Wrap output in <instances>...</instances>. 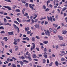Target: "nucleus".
Instances as JSON below:
<instances>
[{
  "instance_id": "obj_1",
  "label": "nucleus",
  "mask_w": 67,
  "mask_h": 67,
  "mask_svg": "<svg viewBox=\"0 0 67 67\" xmlns=\"http://www.w3.org/2000/svg\"><path fill=\"white\" fill-rule=\"evenodd\" d=\"M44 32L46 33V35H48V36H50V32L49 30L46 31V30H44Z\"/></svg>"
},
{
  "instance_id": "obj_2",
  "label": "nucleus",
  "mask_w": 67,
  "mask_h": 67,
  "mask_svg": "<svg viewBox=\"0 0 67 67\" xmlns=\"http://www.w3.org/2000/svg\"><path fill=\"white\" fill-rule=\"evenodd\" d=\"M47 19L49 21H51V22H53V18L51 16H50L49 17L48 16H47Z\"/></svg>"
},
{
  "instance_id": "obj_3",
  "label": "nucleus",
  "mask_w": 67,
  "mask_h": 67,
  "mask_svg": "<svg viewBox=\"0 0 67 67\" xmlns=\"http://www.w3.org/2000/svg\"><path fill=\"white\" fill-rule=\"evenodd\" d=\"M3 7H4V8H6V9H7L8 10H12V9H11V8L10 7H9L8 6H3Z\"/></svg>"
},
{
  "instance_id": "obj_4",
  "label": "nucleus",
  "mask_w": 67,
  "mask_h": 67,
  "mask_svg": "<svg viewBox=\"0 0 67 67\" xmlns=\"http://www.w3.org/2000/svg\"><path fill=\"white\" fill-rule=\"evenodd\" d=\"M43 54H44L43 55V56L45 58H47V55H47V53L45 52Z\"/></svg>"
},
{
  "instance_id": "obj_5",
  "label": "nucleus",
  "mask_w": 67,
  "mask_h": 67,
  "mask_svg": "<svg viewBox=\"0 0 67 67\" xmlns=\"http://www.w3.org/2000/svg\"><path fill=\"white\" fill-rule=\"evenodd\" d=\"M34 26L36 28H37L38 29H39L40 27V26L38 24H36L34 25Z\"/></svg>"
},
{
  "instance_id": "obj_6",
  "label": "nucleus",
  "mask_w": 67,
  "mask_h": 67,
  "mask_svg": "<svg viewBox=\"0 0 67 67\" xmlns=\"http://www.w3.org/2000/svg\"><path fill=\"white\" fill-rule=\"evenodd\" d=\"M29 7H30V8H31L32 9V10H35V9H34V8H33V7H32V4H29Z\"/></svg>"
},
{
  "instance_id": "obj_7",
  "label": "nucleus",
  "mask_w": 67,
  "mask_h": 67,
  "mask_svg": "<svg viewBox=\"0 0 67 67\" xmlns=\"http://www.w3.org/2000/svg\"><path fill=\"white\" fill-rule=\"evenodd\" d=\"M26 54L28 56H31V54L29 53V52H27L26 53Z\"/></svg>"
},
{
  "instance_id": "obj_8",
  "label": "nucleus",
  "mask_w": 67,
  "mask_h": 67,
  "mask_svg": "<svg viewBox=\"0 0 67 67\" xmlns=\"http://www.w3.org/2000/svg\"><path fill=\"white\" fill-rule=\"evenodd\" d=\"M25 31L27 32V31H29V30H30V29H29V27H28L27 28H26V27H25Z\"/></svg>"
},
{
  "instance_id": "obj_9",
  "label": "nucleus",
  "mask_w": 67,
  "mask_h": 67,
  "mask_svg": "<svg viewBox=\"0 0 67 67\" xmlns=\"http://www.w3.org/2000/svg\"><path fill=\"white\" fill-rule=\"evenodd\" d=\"M8 33L9 35H13V33L12 32H8Z\"/></svg>"
},
{
  "instance_id": "obj_10",
  "label": "nucleus",
  "mask_w": 67,
  "mask_h": 67,
  "mask_svg": "<svg viewBox=\"0 0 67 67\" xmlns=\"http://www.w3.org/2000/svg\"><path fill=\"white\" fill-rule=\"evenodd\" d=\"M59 45L61 46H66V43H64L63 44H59Z\"/></svg>"
},
{
  "instance_id": "obj_11",
  "label": "nucleus",
  "mask_w": 67,
  "mask_h": 67,
  "mask_svg": "<svg viewBox=\"0 0 67 67\" xmlns=\"http://www.w3.org/2000/svg\"><path fill=\"white\" fill-rule=\"evenodd\" d=\"M19 62L20 64L21 65V66H23V64H24V63L22 61H19Z\"/></svg>"
},
{
  "instance_id": "obj_12",
  "label": "nucleus",
  "mask_w": 67,
  "mask_h": 67,
  "mask_svg": "<svg viewBox=\"0 0 67 67\" xmlns=\"http://www.w3.org/2000/svg\"><path fill=\"white\" fill-rule=\"evenodd\" d=\"M58 37L60 40H63V37L60 36H58Z\"/></svg>"
},
{
  "instance_id": "obj_13",
  "label": "nucleus",
  "mask_w": 67,
  "mask_h": 67,
  "mask_svg": "<svg viewBox=\"0 0 67 67\" xmlns=\"http://www.w3.org/2000/svg\"><path fill=\"white\" fill-rule=\"evenodd\" d=\"M34 16H35L33 18V19L34 20H35V19H36V18H37V15L36 14H34Z\"/></svg>"
},
{
  "instance_id": "obj_14",
  "label": "nucleus",
  "mask_w": 67,
  "mask_h": 67,
  "mask_svg": "<svg viewBox=\"0 0 67 67\" xmlns=\"http://www.w3.org/2000/svg\"><path fill=\"white\" fill-rule=\"evenodd\" d=\"M11 66L12 67H16V65L14 64H12Z\"/></svg>"
},
{
  "instance_id": "obj_15",
  "label": "nucleus",
  "mask_w": 67,
  "mask_h": 67,
  "mask_svg": "<svg viewBox=\"0 0 67 67\" xmlns=\"http://www.w3.org/2000/svg\"><path fill=\"white\" fill-rule=\"evenodd\" d=\"M15 11L16 12H20V10L19 9H16Z\"/></svg>"
},
{
  "instance_id": "obj_16",
  "label": "nucleus",
  "mask_w": 67,
  "mask_h": 67,
  "mask_svg": "<svg viewBox=\"0 0 67 67\" xmlns=\"http://www.w3.org/2000/svg\"><path fill=\"white\" fill-rule=\"evenodd\" d=\"M13 26L14 28V29H16H16H17V27H17V26L15 25V24H14L13 25Z\"/></svg>"
},
{
  "instance_id": "obj_17",
  "label": "nucleus",
  "mask_w": 67,
  "mask_h": 67,
  "mask_svg": "<svg viewBox=\"0 0 67 67\" xmlns=\"http://www.w3.org/2000/svg\"><path fill=\"white\" fill-rule=\"evenodd\" d=\"M32 56L34 58H36V55L35 54H33Z\"/></svg>"
},
{
  "instance_id": "obj_18",
  "label": "nucleus",
  "mask_w": 67,
  "mask_h": 67,
  "mask_svg": "<svg viewBox=\"0 0 67 67\" xmlns=\"http://www.w3.org/2000/svg\"><path fill=\"white\" fill-rule=\"evenodd\" d=\"M55 64L57 66H58V62L57 61H56V62H55Z\"/></svg>"
},
{
  "instance_id": "obj_19",
  "label": "nucleus",
  "mask_w": 67,
  "mask_h": 67,
  "mask_svg": "<svg viewBox=\"0 0 67 67\" xmlns=\"http://www.w3.org/2000/svg\"><path fill=\"white\" fill-rule=\"evenodd\" d=\"M8 37H5L3 38V40H5V42H7L8 41V39H7Z\"/></svg>"
},
{
  "instance_id": "obj_20",
  "label": "nucleus",
  "mask_w": 67,
  "mask_h": 67,
  "mask_svg": "<svg viewBox=\"0 0 67 67\" xmlns=\"http://www.w3.org/2000/svg\"><path fill=\"white\" fill-rule=\"evenodd\" d=\"M23 61L24 63H29V61H26V60H23Z\"/></svg>"
},
{
  "instance_id": "obj_21",
  "label": "nucleus",
  "mask_w": 67,
  "mask_h": 67,
  "mask_svg": "<svg viewBox=\"0 0 67 67\" xmlns=\"http://www.w3.org/2000/svg\"><path fill=\"white\" fill-rule=\"evenodd\" d=\"M28 59L29 60V61H31L32 60V58H31V56H28Z\"/></svg>"
},
{
  "instance_id": "obj_22",
  "label": "nucleus",
  "mask_w": 67,
  "mask_h": 67,
  "mask_svg": "<svg viewBox=\"0 0 67 67\" xmlns=\"http://www.w3.org/2000/svg\"><path fill=\"white\" fill-rule=\"evenodd\" d=\"M14 22L16 24H20L18 23L17 21H14Z\"/></svg>"
},
{
  "instance_id": "obj_23",
  "label": "nucleus",
  "mask_w": 67,
  "mask_h": 67,
  "mask_svg": "<svg viewBox=\"0 0 67 67\" xmlns=\"http://www.w3.org/2000/svg\"><path fill=\"white\" fill-rule=\"evenodd\" d=\"M65 58H62L61 59V60L62 62H63V61H65Z\"/></svg>"
},
{
  "instance_id": "obj_24",
  "label": "nucleus",
  "mask_w": 67,
  "mask_h": 67,
  "mask_svg": "<svg viewBox=\"0 0 67 67\" xmlns=\"http://www.w3.org/2000/svg\"><path fill=\"white\" fill-rule=\"evenodd\" d=\"M42 62L43 63V64H44L45 63V62H46V60L44 59H42Z\"/></svg>"
},
{
  "instance_id": "obj_25",
  "label": "nucleus",
  "mask_w": 67,
  "mask_h": 67,
  "mask_svg": "<svg viewBox=\"0 0 67 67\" xmlns=\"http://www.w3.org/2000/svg\"><path fill=\"white\" fill-rule=\"evenodd\" d=\"M35 37H33L31 39V40L33 41V42H34V41H35Z\"/></svg>"
},
{
  "instance_id": "obj_26",
  "label": "nucleus",
  "mask_w": 67,
  "mask_h": 67,
  "mask_svg": "<svg viewBox=\"0 0 67 67\" xmlns=\"http://www.w3.org/2000/svg\"><path fill=\"white\" fill-rule=\"evenodd\" d=\"M24 16H27V15H28V13H25V14L23 15Z\"/></svg>"
},
{
  "instance_id": "obj_27",
  "label": "nucleus",
  "mask_w": 67,
  "mask_h": 67,
  "mask_svg": "<svg viewBox=\"0 0 67 67\" xmlns=\"http://www.w3.org/2000/svg\"><path fill=\"white\" fill-rule=\"evenodd\" d=\"M43 43H44V44H47V43H48V41H46L43 42Z\"/></svg>"
},
{
  "instance_id": "obj_28",
  "label": "nucleus",
  "mask_w": 67,
  "mask_h": 67,
  "mask_svg": "<svg viewBox=\"0 0 67 67\" xmlns=\"http://www.w3.org/2000/svg\"><path fill=\"white\" fill-rule=\"evenodd\" d=\"M4 1H6V2H11V1L10 0H4Z\"/></svg>"
},
{
  "instance_id": "obj_29",
  "label": "nucleus",
  "mask_w": 67,
  "mask_h": 67,
  "mask_svg": "<svg viewBox=\"0 0 67 67\" xmlns=\"http://www.w3.org/2000/svg\"><path fill=\"white\" fill-rule=\"evenodd\" d=\"M36 38L38 39V40H40V37L38 36H37L36 37Z\"/></svg>"
},
{
  "instance_id": "obj_30",
  "label": "nucleus",
  "mask_w": 67,
  "mask_h": 67,
  "mask_svg": "<svg viewBox=\"0 0 67 67\" xmlns=\"http://www.w3.org/2000/svg\"><path fill=\"white\" fill-rule=\"evenodd\" d=\"M21 1L23 3L25 4V3H26V2L24 1V0H21Z\"/></svg>"
},
{
  "instance_id": "obj_31",
  "label": "nucleus",
  "mask_w": 67,
  "mask_h": 67,
  "mask_svg": "<svg viewBox=\"0 0 67 67\" xmlns=\"http://www.w3.org/2000/svg\"><path fill=\"white\" fill-rule=\"evenodd\" d=\"M4 23H7V19L5 18H4Z\"/></svg>"
},
{
  "instance_id": "obj_32",
  "label": "nucleus",
  "mask_w": 67,
  "mask_h": 67,
  "mask_svg": "<svg viewBox=\"0 0 67 67\" xmlns=\"http://www.w3.org/2000/svg\"><path fill=\"white\" fill-rule=\"evenodd\" d=\"M66 9H67V8L66 7L62 9V11H64L66 10Z\"/></svg>"
},
{
  "instance_id": "obj_33",
  "label": "nucleus",
  "mask_w": 67,
  "mask_h": 67,
  "mask_svg": "<svg viewBox=\"0 0 67 67\" xmlns=\"http://www.w3.org/2000/svg\"><path fill=\"white\" fill-rule=\"evenodd\" d=\"M53 62H51V63L49 64V66H52V65H53Z\"/></svg>"
},
{
  "instance_id": "obj_34",
  "label": "nucleus",
  "mask_w": 67,
  "mask_h": 67,
  "mask_svg": "<svg viewBox=\"0 0 67 67\" xmlns=\"http://www.w3.org/2000/svg\"><path fill=\"white\" fill-rule=\"evenodd\" d=\"M31 33V31H27V34H30Z\"/></svg>"
},
{
  "instance_id": "obj_35",
  "label": "nucleus",
  "mask_w": 67,
  "mask_h": 67,
  "mask_svg": "<svg viewBox=\"0 0 67 67\" xmlns=\"http://www.w3.org/2000/svg\"><path fill=\"white\" fill-rule=\"evenodd\" d=\"M38 21V19H36L35 21H34V22L35 23H37V21Z\"/></svg>"
},
{
  "instance_id": "obj_36",
  "label": "nucleus",
  "mask_w": 67,
  "mask_h": 67,
  "mask_svg": "<svg viewBox=\"0 0 67 67\" xmlns=\"http://www.w3.org/2000/svg\"><path fill=\"white\" fill-rule=\"evenodd\" d=\"M67 33V31H65L64 32L62 33L63 34H66Z\"/></svg>"
},
{
  "instance_id": "obj_37",
  "label": "nucleus",
  "mask_w": 67,
  "mask_h": 67,
  "mask_svg": "<svg viewBox=\"0 0 67 67\" xmlns=\"http://www.w3.org/2000/svg\"><path fill=\"white\" fill-rule=\"evenodd\" d=\"M14 41H15L14 42V44H15V43L17 42V40H15V39H14Z\"/></svg>"
},
{
  "instance_id": "obj_38",
  "label": "nucleus",
  "mask_w": 67,
  "mask_h": 67,
  "mask_svg": "<svg viewBox=\"0 0 67 67\" xmlns=\"http://www.w3.org/2000/svg\"><path fill=\"white\" fill-rule=\"evenodd\" d=\"M5 18L7 19H11V18L9 16H6L5 17Z\"/></svg>"
},
{
  "instance_id": "obj_39",
  "label": "nucleus",
  "mask_w": 67,
  "mask_h": 67,
  "mask_svg": "<svg viewBox=\"0 0 67 67\" xmlns=\"http://www.w3.org/2000/svg\"><path fill=\"white\" fill-rule=\"evenodd\" d=\"M0 29L4 30V27H3V26H1L0 27Z\"/></svg>"
},
{
  "instance_id": "obj_40",
  "label": "nucleus",
  "mask_w": 67,
  "mask_h": 67,
  "mask_svg": "<svg viewBox=\"0 0 67 67\" xmlns=\"http://www.w3.org/2000/svg\"><path fill=\"white\" fill-rule=\"evenodd\" d=\"M17 30L18 33H19V32H20V30H19V27H17Z\"/></svg>"
},
{
  "instance_id": "obj_41",
  "label": "nucleus",
  "mask_w": 67,
  "mask_h": 67,
  "mask_svg": "<svg viewBox=\"0 0 67 67\" xmlns=\"http://www.w3.org/2000/svg\"><path fill=\"white\" fill-rule=\"evenodd\" d=\"M48 11H49V9L48 8H47L45 10V11L48 12Z\"/></svg>"
},
{
  "instance_id": "obj_42",
  "label": "nucleus",
  "mask_w": 67,
  "mask_h": 67,
  "mask_svg": "<svg viewBox=\"0 0 67 67\" xmlns=\"http://www.w3.org/2000/svg\"><path fill=\"white\" fill-rule=\"evenodd\" d=\"M49 7L51 8H52V7H53V6L52 5V4H49Z\"/></svg>"
},
{
  "instance_id": "obj_43",
  "label": "nucleus",
  "mask_w": 67,
  "mask_h": 67,
  "mask_svg": "<svg viewBox=\"0 0 67 67\" xmlns=\"http://www.w3.org/2000/svg\"><path fill=\"white\" fill-rule=\"evenodd\" d=\"M13 9H15V8H17L16 6L14 5L13 6Z\"/></svg>"
},
{
  "instance_id": "obj_44",
  "label": "nucleus",
  "mask_w": 67,
  "mask_h": 67,
  "mask_svg": "<svg viewBox=\"0 0 67 67\" xmlns=\"http://www.w3.org/2000/svg\"><path fill=\"white\" fill-rule=\"evenodd\" d=\"M26 38V40L27 41H30V39H29L28 37H27Z\"/></svg>"
},
{
  "instance_id": "obj_45",
  "label": "nucleus",
  "mask_w": 67,
  "mask_h": 67,
  "mask_svg": "<svg viewBox=\"0 0 67 67\" xmlns=\"http://www.w3.org/2000/svg\"><path fill=\"white\" fill-rule=\"evenodd\" d=\"M12 59H14V61H15V60H17L16 59H15V58H14V57H13L12 58Z\"/></svg>"
},
{
  "instance_id": "obj_46",
  "label": "nucleus",
  "mask_w": 67,
  "mask_h": 67,
  "mask_svg": "<svg viewBox=\"0 0 67 67\" xmlns=\"http://www.w3.org/2000/svg\"><path fill=\"white\" fill-rule=\"evenodd\" d=\"M25 6L26 7H28V3H27L25 4Z\"/></svg>"
},
{
  "instance_id": "obj_47",
  "label": "nucleus",
  "mask_w": 67,
  "mask_h": 67,
  "mask_svg": "<svg viewBox=\"0 0 67 67\" xmlns=\"http://www.w3.org/2000/svg\"><path fill=\"white\" fill-rule=\"evenodd\" d=\"M43 7L44 9H46V7L45 5H44L43 6Z\"/></svg>"
},
{
  "instance_id": "obj_48",
  "label": "nucleus",
  "mask_w": 67,
  "mask_h": 67,
  "mask_svg": "<svg viewBox=\"0 0 67 67\" xmlns=\"http://www.w3.org/2000/svg\"><path fill=\"white\" fill-rule=\"evenodd\" d=\"M49 30L50 32H52L53 31V29L52 28L49 29Z\"/></svg>"
},
{
  "instance_id": "obj_49",
  "label": "nucleus",
  "mask_w": 67,
  "mask_h": 67,
  "mask_svg": "<svg viewBox=\"0 0 67 67\" xmlns=\"http://www.w3.org/2000/svg\"><path fill=\"white\" fill-rule=\"evenodd\" d=\"M57 31V30H53V32L54 33H56Z\"/></svg>"
},
{
  "instance_id": "obj_50",
  "label": "nucleus",
  "mask_w": 67,
  "mask_h": 67,
  "mask_svg": "<svg viewBox=\"0 0 67 67\" xmlns=\"http://www.w3.org/2000/svg\"><path fill=\"white\" fill-rule=\"evenodd\" d=\"M44 52H46L47 51V49H46V48H44Z\"/></svg>"
},
{
  "instance_id": "obj_51",
  "label": "nucleus",
  "mask_w": 67,
  "mask_h": 67,
  "mask_svg": "<svg viewBox=\"0 0 67 67\" xmlns=\"http://www.w3.org/2000/svg\"><path fill=\"white\" fill-rule=\"evenodd\" d=\"M57 11H58V13H59L60 12V10H59V9H58Z\"/></svg>"
},
{
  "instance_id": "obj_52",
  "label": "nucleus",
  "mask_w": 67,
  "mask_h": 67,
  "mask_svg": "<svg viewBox=\"0 0 67 67\" xmlns=\"http://www.w3.org/2000/svg\"><path fill=\"white\" fill-rule=\"evenodd\" d=\"M5 32H4V31H1V34H2L3 33H4Z\"/></svg>"
},
{
  "instance_id": "obj_53",
  "label": "nucleus",
  "mask_w": 67,
  "mask_h": 67,
  "mask_svg": "<svg viewBox=\"0 0 67 67\" xmlns=\"http://www.w3.org/2000/svg\"><path fill=\"white\" fill-rule=\"evenodd\" d=\"M20 14L21 13H19L17 14V16H19L20 15Z\"/></svg>"
},
{
  "instance_id": "obj_54",
  "label": "nucleus",
  "mask_w": 67,
  "mask_h": 67,
  "mask_svg": "<svg viewBox=\"0 0 67 67\" xmlns=\"http://www.w3.org/2000/svg\"><path fill=\"white\" fill-rule=\"evenodd\" d=\"M21 58L22 59H25V58H24V57L23 56L21 57Z\"/></svg>"
},
{
  "instance_id": "obj_55",
  "label": "nucleus",
  "mask_w": 67,
  "mask_h": 67,
  "mask_svg": "<svg viewBox=\"0 0 67 67\" xmlns=\"http://www.w3.org/2000/svg\"><path fill=\"white\" fill-rule=\"evenodd\" d=\"M11 63H9L8 65V66H11Z\"/></svg>"
},
{
  "instance_id": "obj_56",
  "label": "nucleus",
  "mask_w": 67,
  "mask_h": 67,
  "mask_svg": "<svg viewBox=\"0 0 67 67\" xmlns=\"http://www.w3.org/2000/svg\"><path fill=\"white\" fill-rule=\"evenodd\" d=\"M34 49V48H33L32 47H31V51H32V50H33V49Z\"/></svg>"
},
{
  "instance_id": "obj_57",
  "label": "nucleus",
  "mask_w": 67,
  "mask_h": 67,
  "mask_svg": "<svg viewBox=\"0 0 67 67\" xmlns=\"http://www.w3.org/2000/svg\"><path fill=\"white\" fill-rule=\"evenodd\" d=\"M58 47H59V46H58V45L56 46L55 47L56 49H57V48H58Z\"/></svg>"
},
{
  "instance_id": "obj_58",
  "label": "nucleus",
  "mask_w": 67,
  "mask_h": 67,
  "mask_svg": "<svg viewBox=\"0 0 67 67\" xmlns=\"http://www.w3.org/2000/svg\"><path fill=\"white\" fill-rule=\"evenodd\" d=\"M48 24V22L46 21L45 23V24L46 25V24Z\"/></svg>"
},
{
  "instance_id": "obj_59",
  "label": "nucleus",
  "mask_w": 67,
  "mask_h": 67,
  "mask_svg": "<svg viewBox=\"0 0 67 67\" xmlns=\"http://www.w3.org/2000/svg\"><path fill=\"white\" fill-rule=\"evenodd\" d=\"M40 45H42V46H43V45H44L43 43H40Z\"/></svg>"
},
{
  "instance_id": "obj_60",
  "label": "nucleus",
  "mask_w": 67,
  "mask_h": 67,
  "mask_svg": "<svg viewBox=\"0 0 67 67\" xmlns=\"http://www.w3.org/2000/svg\"><path fill=\"white\" fill-rule=\"evenodd\" d=\"M66 13H64V16H66V15H67L66 14Z\"/></svg>"
},
{
  "instance_id": "obj_61",
  "label": "nucleus",
  "mask_w": 67,
  "mask_h": 67,
  "mask_svg": "<svg viewBox=\"0 0 67 67\" xmlns=\"http://www.w3.org/2000/svg\"><path fill=\"white\" fill-rule=\"evenodd\" d=\"M52 57H55V56H56L54 55V54H52Z\"/></svg>"
},
{
  "instance_id": "obj_62",
  "label": "nucleus",
  "mask_w": 67,
  "mask_h": 67,
  "mask_svg": "<svg viewBox=\"0 0 67 67\" xmlns=\"http://www.w3.org/2000/svg\"><path fill=\"white\" fill-rule=\"evenodd\" d=\"M36 49H37V50L38 51H40V49L39 48H37V47L36 48Z\"/></svg>"
},
{
  "instance_id": "obj_63",
  "label": "nucleus",
  "mask_w": 67,
  "mask_h": 67,
  "mask_svg": "<svg viewBox=\"0 0 67 67\" xmlns=\"http://www.w3.org/2000/svg\"><path fill=\"white\" fill-rule=\"evenodd\" d=\"M63 64H66V62H63L62 63Z\"/></svg>"
},
{
  "instance_id": "obj_64",
  "label": "nucleus",
  "mask_w": 67,
  "mask_h": 67,
  "mask_svg": "<svg viewBox=\"0 0 67 67\" xmlns=\"http://www.w3.org/2000/svg\"><path fill=\"white\" fill-rule=\"evenodd\" d=\"M65 20H66V23H67V17L65 18Z\"/></svg>"
}]
</instances>
